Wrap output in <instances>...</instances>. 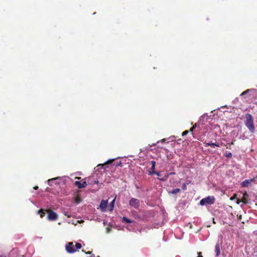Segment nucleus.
<instances>
[{
  "mask_svg": "<svg viewBox=\"0 0 257 257\" xmlns=\"http://www.w3.org/2000/svg\"><path fill=\"white\" fill-rule=\"evenodd\" d=\"M245 118L246 119L244 121L245 125L251 133H254L255 127L252 115L249 113H247L245 115Z\"/></svg>",
  "mask_w": 257,
  "mask_h": 257,
  "instance_id": "obj_1",
  "label": "nucleus"
},
{
  "mask_svg": "<svg viewBox=\"0 0 257 257\" xmlns=\"http://www.w3.org/2000/svg\"><path fill=\"white\" fill-rule=\"evenodd\" d=\"M81 244L80 243H76L74 245L73 242H69L65 246V249L67 252L69 253H73L76 251L77 249L81 248Z\"/></svg>",
  "mask_w": 257,
  "mask_h": 257,
  "instance_id": "obj_2",
  "label": "nucleus"
},
{
  "mask_svg": "<svg viewBox=\"0 0 257 257\" xmlns=\"http://www.w3.org/2000/svg\"><path fill=\"white\" fill-rule=\"evenodd\" d=\"M215 199L214 196H208L203 198L200 201V204L202 206L205 205H211L214 203Z\"/></svg>",
  "mask_w": 257,
  "mask_h": 257,
  "instance_id": "obj_3",
  "label": "nucleus"
},
{
  "mask_svg": "<svg viewBox=\"0 0 257 257\" xmlns=\"http://www.w3.org/2000/svg\"><path fill=\"white\" fill-rule=\"evenodd\" d=\"M46 211L48 213L47 218L49 220L54 221L57 219L58 215L56 213L49 209H46Z\"/></svg>",
  "mask_w": 257,
  "mask_h": 257,
  "instance_id": "obj_4",
  "label": "nucleus"
},
{
  "mask_svg": "<svg viewBox=\"0 0 257 257\" xmlns=\"http://www.w3.org/2000/svg\"><path fill=\"white\" fill-rule=\"evenodd\" d=\"M130 205L134 208H138L140 205V201L136 198H132L130 201Z\"/></svg>",
  "mask_w": 257,
  "mask_h": 257,
  "instance_id": "obj_5",
  "label": "nucleus"
},
{
  "mask_svg": "<svg viewBox=\"0 0 257 257\" xmlns=\"http://www.w3.org/2000/svg\"><path fill=\"white\" fill-rule=\"evenodd\" d=\"M74 185L79 189H81L85 187L87 185V184L85 181H83L82 183L80 181H75Z\"/></svg>",
  "mask_w": 257,
  "mask_h": 257,
  "instance_id": "obj_6",
  "label": "nucleus"
},
{
  "mask_svg": "<svg viewBox=\"0 0 257 257\" xmlns=\"http://www.w3.org/2000/svg\"><path fill=\"white\" fill-rule=\"evenodd\" d=\"M254 178L245 180L241 183V186L242 187H247L249 186V184H250L251 182L254 181Z\"/></svg>",
  "mask_w": 257,
  "mask_h": 257,
  "instance_id": "obj_7",
  "label": "nucleus"
},
{
  "mask_svg": "<svg viewBox=\"0 0 257 257\" xmlns=\"http://www.w3.org/2000/svg\"><path fill=\"white\" fill-rule=\"evenodd\" d=\"M248 197H249V194L247 193V192L246 191H245L243 194V196L241 198V201L243 204H246L249 203V200L248 199Z\"/></svg>",
  "mask_w": 257,
  "mask_h": 257,
  "instance_id": "obj_8",
  "label": "nucleus"
},
{
  "mask_svg": "<svg viewBox=\"0 0 257 257\" xmlns=\"http://www.w3.org/2000/svg\"><path fill=\"white\" fill-rule=\"evenodd\" d=\"M107 205V200H101L99 207L101 208L102 211L104 212L106 210V208Z\"/></svg>",
  "mask_w": 257,
  "mask_h": 257,
  "instance_id": "obj_9",
  "label": "nucleus"
},
{
  "mask_svg": "<svg viewBox=\"0 0 257 257\" xmlns=\"http://www.w3.org/2000/svg\"><path fill=\"white\" fill-rule=\"evenodd\" d=\"M151 164L152 165L151 168V171H149L148 172L149 175H152L153 174H154L155 173V168L156 166V162L154 161H151Z\"/></svg>",
  "mask_w": 257,
  "mask_h": 257,
  "instance_id": "obj_10",
  "label": "nucleus"
},
{
  "mask_svg": "<svg viewBox=\"0 0 257 257\" xmlns=\"http://www.w3.org/2000/svg\"><path fill=\"white\" fill-rule=\"evenodd\" d=\"M81 198L79 194H77L72 198V201L76 204H79L81 202Z\"/></svg>",
  "mask_w": 257,
  "mask_h": 257,
  "instance_id": "obj_11",
  "label": "nucleus"
},
{
  "mask_svg": "<svg viewBox=\"0 0 257 257\" xmlns=\"http://www.w3.org/2000/svg\"><path fill=\"white\" fill-rule=\"evenodd\" d=\"M215 252L216 255L218 256L220 253V246L219 243H217L215 246Z\"/></svg>",
  "mask_w": 257,
  "mask_h": 257,
  "instance_id": "obj_12",
  "label": "nucleus"
},
{
  "mask_svg": "<svg viewBox=\"0 0 257 257\" xmlns=\"http://www.w3.org/2000/svg\"><path fill=\"white\" fill-rule=\"evenodd\" d=\"M204 144H205V147L210 146V147H213V148H214L215 147H220V146H219V145L218 144H216V143H206V142H205Z\"/></svg>",
  "mask_w": 257,
  "mask_h": 257,
  "instance_id": "obj_13",
  "label": "nucleus"
},
{
  "mask_svg": "<svg viewBox=\"0 0 257 257\" xmlns=\"http://www.w3.org/2000/svg\"><path fill=\"white\" fill-rule=\"evenodd\" d=\"M46 209H41L38 210V213L40 214V217L42 218L45 215Z\"/></svg>",
  "mask_w": 257,
  "mask_h": 257,
  "instance_id": "obj_14",
  "label": "nucleus"
},
{
  "mask_svg": "<svg viewBox=\"0 0 257 257\" xmlns=\"http://www.w3.org/2000/svg\"><path fill=\"white\" fill-rule=\"evenodd\" d=\"M115 201V197L112 200V201L111 202V203H110V204L108 206V207H109L108 209L110 211H111L113 209Z\"/></svg>",
  "mask_w": 257,
  "mask_h": 257,
  "instance_id": "obj_15",
  "label": "nucleus"
},
{
  "mask_svg": "<svg viewBox=\"0 0 257 257\" xmlns=\"http://www.w3.org/2000/svg\"><path fill=\"white\" fill-rule=\"evenodd\" d=\"M134 221L127 218L126 217H123L122 218V222H126L127 223H132Z\"/></svg>",
  "mask_w": 257,
  "mask_h": 257,
  "instance_id": "obj_16",
  "label": "nucleus"
},
{
  "mask_svg": "<svg viewBox=\"0 0 257 257\" xmlns=\"http://www.w3.org/2000/svg\"><path fill=\"white\" fill-rule=\"evenodd\" d=\"M169 176H170V174H168L166 175L163 178H159L158 179H159L160 180H161L162 181H166L168 179Z\"/></svg>",
  "mask_w": 257,
  "mask_h": 257,
  "instance_id": "obj_17",
  "label": "nucleus"
},
{
  "mask_svg": "<svg viewBox=\"0 0 257 257\" xmlns=\"http://www.w3.org/2000/svg\"><path fill=\"white\" fill-rule=\"evenodd\" d=\"M88 183L89 184L93 185L94 184H98V180H94V181H91V182H89L90 180V177L88 178Z\"/></svg>",
  "mask_w": 257,
  "mask_h": 257,
  "instance_id": "obj_18",
  "label": "nucleus"
},
{
  "mask_svg": "<svg viewBox=\"0 0 257 257\" xmlns=\"http://www.w3.org/2000/svg\"><path fill=\"white\" fill-rule=\"evenodd\" d=\"M180 192V189L179 188H176V189H173L171 191V193L172 194H175Z\"/></svg>",
  "mask_w": 257,
  "mask_h": 257,
  "instance_id": "obj_19",
  "label": "nucleus"
},
{
  "mask_svg": "<svg viewBox=\"0 0 257 257\" xmlns=\"http://www.w3.org/2000/svg\"><path fill=\"white\" fill-rule=\"evenodd\" d=\"M232 155L231 153L228 152L225 154V157L228 158H231L232 157Z\"/></svg>",
  "mask_w": 257,
  "mask_h": 257,
  "instance_id": "obj_20",
  "label": "nucleus"
},
{
  "mask_svg": "<svg viewBox=\"0 0 257 257\" xmlns=\"http://www.w3.org/2000/svg\"><path fill=\"white\" fill-rule=\"evenodd\" d=\"M114 161V160H109L106 163L104 164H102L101 165L102 166H105L106 165H108V164H110L112 163V162Z\"/></svg>",
  "mask_w": 257,
  "mask_h": 257,
  "instance_id": "obj_21",
  "label": "nucleus"
},
{
  "mask_svg": "<svg viewBox=\"0 0 257 257\" xmlns=\"http://www.w3.org/2000/svg\"><path fill=\"white\" fill-rule=\"evenodd\" d=\"M250 91V89H247L244 91H243V92H242L240 94L241 96H243L245 94H246L249 91Z\"/></svg>",
  "mask_w": 257,
  "mask_h": 257,
  "instance_id": "obj_22",
  "label": "nucleus"
},
{
  "mask_svg": "<svg viewBox=\"0 0 257 257\" xmlns=\"http://www.w3.org/2000/svg\"><path fill=\"white\" fill-rule=\"evenodd\" d=\"M189 133L188 131H185L182 133V136L187 135Z\"/></svg>",
  "mask_w": 257,
  "mask_h": 257,
  "instance_id": "obj_23",
  "label": "nucleus"
},
{
  "mask_svg": "<svg viewBox=\"0 0 257 257\" xmlns=\"http://www.w3.org/2000/svg\"><path fill=\"white\" fill-rule=\"evenodd\" d=\"M182 188L183 190H185L186 189V185L185 184H183L182 186Z\"/></svg>",
  "mask_w": 257,
  "mask_h": 257,
  "instance_id": "obj_24",
  "label": "nucleus"
},
{
  "mask_svg": "<svg viewBox=\"0 0 257 257\" xmlns=\"http://www.w3.org/2000/svg\"><path fill=\"white\" fill-rule=\"evenodd\" d=\"M240 202H242L241 199H237L236 200V203L239 204Z\"/></svg>",
  "mask_w": 257,
  "mask_h": 257,
  "instance_id": "obj_25",
  "label": "nucleus"
},
{
  "mask_svg": "<svg viewBox=\"0 0 257 257\" xmlns=\"http://www.w3.org/2000/svg\"><path fill=\"white\" fill-rule=\"evenodd\" d=\"M194 127H191L190 128L189 131H189V132H191V133H192V132H193V131H194Z\"/></svg>",
  "mask_w": 257,
  "mask_h": 257,
  "instance_id": "obj_26",
  "label": "nucleus"
},
{
  "mask_svg": "<svg viewBox=\"0 0 257 257\" xmlns=\"http://www.w3.org/2000/svg\"><path fill=\"white\" fill-rule=\"evenodd\" d=\"M154 174H156L158 176H161L160 173L159 172H155Z\"/></svg>",
  "mask_w": 257,
  "mask_h": 257,
  "instance_id": "obj_27",
  "label": "nucleus"
},
{
  "mask_svg": "<svg viewBox=\"0 0 257 257\" xmlns=\"http://www.w3.org/2000/svg\"><path fill=\"white\" fill-rule=\"evenodd\" d=\"M198 256L197 257H203V256L201 255V252H199L198 253Z\"/></svg>",
  "mask_w": 257,
  "mask_h": 257,
  "instance_id": "obj_28",
  "label": "nucleus"
},
{
  "mask_svg": "<svg viewBox=\"0 0 257 257\" xmlns=\"http://www.w3.org/2000/svg\"><path fill=\"white\" fill-rule=\"evenodd\" d=\"M82 251H84L85 252V253L86 254H91V251H87V252H85L84 250H82Z\"/></svg>",
  "mask_w": 257,
  "mask_h": 257,
  "instance_id": "obj_29",
  "label": "nucleus"
},
{
  "mask_svg": "<svg viewBox=\"0 0 257 257\" xmlns=\"http://www.w3.org/2000/svg\"><path fill=\"white\" fill-rule=\"evenodd\" d=\"M121 163L120 162L118 164H116L115 166L117 167V166H120V165H121Z\"/></svg>",
  "mask_w": 257,
  "mask_h": 257,
  "instance_id": "obj_30",
  "label": "nucleus"
},
{
  "mask_svg": "<svg viewBox=\"0 0 257 257\" xmlns=\"http://www.w3.org/2000/svg\"><path fill=\"white\" fill-rule=\"evenodd\" d=\"M39 188L38 186H36L34 187V189L35 190H37Z\"/></svg>",
  "mask_w": 257,
  "mask_h": 257,
  "instance_id": "obj_31",
  "label": "nucleus"
},
{
  "mask_svg": "<svg viewBox=\"0 0 257 257\" xmlns=\"http://www.w3.org/2000/svg\"><path fill=\"white\" fill-rule=\"evenodd\" d=\"M193 127H194V128L195 129L196 127H197V124L195 123V124H194L192 126Z\"/></svg>",
  "mask_w": 257,
  "mask_h": 257,
  "instance_id": "obj_32",
  "label": "nucleus"
},
{
  "mask_svg": "<svg viewBox=\"0 0 257 257\" xmlns=\"http://www.w3.org/2000/svg\"><path fill=\"white\" fill-rule=\"evenodd\" d=\"M175 174V172H171L170 173H169L170 175H174Z\"/></svg>",
  "mask_w": 257,
  "mask_h": 257,
  "instance_id": "obj_33",
  "label": "nucleus"
},
{
  "mask_svg": "<svg viewBox=\"0 0 257 257\" xmlns=\"http://www.w3.org/2000/svg\"><path fill=\"white\" fill-rule=\"evenodd\" d=\"M238 219H239V220H241V215H240V216L238 217Z\"/></svg>",
  "mask_w": 257,
  "mask_h": 257,
  "instance_id": "obj_34",
  "label": "nucleus"
},
{
  "mask_svg": "<svg viewBox=\"0 0 257 257\" xmlns=\"http://www.w3.org/2000/svg\"><path fill=\"white\" fill-rule=\"evenodd\" d=\"M90 257H95V255H94V254H92V255H91Z\"/></svg>",
  "mask_w": 257,
  "mask_h": 257,
  "instance_id": "obj_35",
  "label": "nucleus"
},
{
  "mask_svg": "<svg viewBox=\"0 0 257 257\" xmlns=\"http://www.w3.org/2000/svg\"><path fill=\"white\" fill-rule=\"evenodd\" d=\"M0 257H6V256L5 255H0Z\"/></svg>",
  "mask_w": 257,
  "mask_h": 257,
  "instance_id": "obj_36",
  "label": "nucleus"
},
{
  "mask_svg": "<svg viewBox=\"0 0 257 257\" xmlns=\"http://www.w3.org/2000/svg\"><path fill=\"white\" fill-rule=\"evenodd\" d=\"M164 141H165V139H164L162 140V142H164Z\"/></svg>",
  "mask_w": 257,
  "mask_h": 257,
  "instance_id": "obj_37",
  "label": "nucleus"
},
{
  "mask_svg": "<svg viewBox=\"0 0 257 257\" xmlns=\"http://www.w3.org/2000/svg\"><path fill=\"white\" fill-rule=\"evenodd\" d=\"M81 178L80 177H76V179H80Z\"/></svg>",
  "mask_w": 257,
  "mask_h": 257,
  "instance_id": "obj_38",
  "label": "nucleus"
},
{
  "mask_svg": "<svg viewBox=\"0 0 257 257\" xmlns=\"http://www.w3.org/2000/svg\"><path fill=\"white\" fill-rule=\"evenodd\" d=\"M52 180H49V182H50L51 181H52Z\"/></svg>",
  "mask_w": 257,
  "mask_h": 257,
  "instance_id": "obj_39",
  "label": "nucleus"
}]
</instances>
